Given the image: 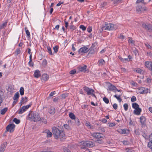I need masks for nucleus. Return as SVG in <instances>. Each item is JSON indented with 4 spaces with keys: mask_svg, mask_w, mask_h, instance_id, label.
Listing matches in <instances>:
<instances>
[{
    "mask_svg": "<svg viewBox=\"0 0 152 152\" xmlns=\"http://www.w3.org/2000/svg\"><path fill=\"white\" fill-rule=\"evenodd\" d=\"M52 129L53 133L55 138H61L65 137V134L62 130H60L56 127H53Z\"/></svg>",
    "mask_w": 152,
    "mask_h": 152,
    "instance_id": "nucleus-1",
    "label": "nucleus"
},
{
    "mask_svg": "<svg viewBox=\"0 0 152 152\" xmlns=\"http://www.w3.org/2000/svg\"><path fill=\"white\" fill-rule=\"evenodd\" d=\"M27 118L28 120L33 121L34 122L39 121L40 118L39 114L36 112H30L28 114Z\"/></svg>",
    "mask_w": 152,
    "mask_h": 152,
    "instance_id": "nucleus-2",
    "label": "nucleus"
},
{
    "mask_svg": "<svg viewBox=\"0 0 152 152\" xmlns=\"http://www.w3.org/2000/svg\"><path fill=\"white\" fill-rule=\"evenodd\" d=\"M118 28V26L116 25H114L111 23H106L105 26H103L102 29V30H116Z\"/></svg>",
    "mask_w": 152,
    "mask_h": 152,
    "instance_id": "nucleus-3",
    "label": "nucleus"
},
{
    "mask_svg": "<svg viewBox=\"0 0 152 152\" xmlns=\"http://www.w3.org/2000/svg\"><path fill=\"white\" fill-rule=\"evenodd\" d=\"M80 148L84 149L86 147L91 148L94 145L93 142L90 141H82L80 143Z\"/></svg>",
    "mask_w": 152,
    "mask_h": 152,
    "instance_id": "nucleus-4",
    "label": "nucleus"
},
{
    "mask_svg": "<svg viewBox=\"0 0 152 152\" xmlns=\"http://www.w3.org/2000/svg\"><path fill=\"white\" fill-rule=\"evenodd\" d=\"M91 135L94 138L97 139L102 140L104 137V135L100 132H94L91 133Z\"/></svg>",
    "mask_w": 152,
    "mask_h": 152,
    "instance_id": "nucleus-5",
    "label": "nucleus"
},
{
    "mask_svg": "<svg viewBox=\"0 0 152 152\" xmlns=\"http://www.w3.org/2000/svg\"><path fill=\"white\" fill-rule=\"evenodd\" d=\"M143 5L141 4H138L136 7V10L138 13H140L142 11H146L148 8L145 6H142Z\"/></svg>",
    "mask_w": 152,
    "mask_h": 152,
    "instance_id": "nucleus-6",
    "label": "nucleus"
},
{
    "mask_svg": "<svg viewBox=\"0 0 152 152\" xmlns=\"http://www.w3.org/2000/svg\"><path fill=\"white\" fill-rule=\"evenodd\" d=\"M83 89L87 94L88 95H90L92 93L94 92V91L92 88H89L86 86H84L83 87Z\"/></svg>",
    "mask_w": 152,
    "mask_h": 152,
    "instance_id": "nucleus-7",
    "label": "nucleus"
},
{
    "mask_svg": "<svg viewBox=\"0 0 152 152\" xmlns=\"http://www.w3.org/2000/svg\"><path fill=\"white\" fill-rule=\"evenodd\" d=\"M89 50V49L87 47L84 46L80 48L78 52L79 54H83L87 53Z\"/></svg>",
    "mask_w": 152,
    "mask_h": 152,
    "instance_id": "nucleus-8",
    "label": "nucleus"
},
{
    "mask_svg": "<svg viewBox=\"0 0 152 152\" xmlns=\"http://www.w3.org/2000/svg\"><path fill=\"white\" fill-rule=\"evenodd\" d=\"M31 105L30 104H29L26 106H23L19 110L18 113L20 114H22L27 110L28 108L31 107Z\"/></svg>",
    "mask_w": 152,
    "mask_h": 152,
    "instance_id": "nucleus-9",
    "label": "nucleus"
},
{
    "mask_svg": "<svg viewBox=\"0 0 152 152\" xmlns=\"http://www.w3.org/2000/svg\"><path fill=\"white\" fill-rule=\"evenodd\" d=\"M15 125L14 124H10L6 127V130L9 131L10 132H13L14 130Z\"/></svg>",
    "mask_w": 152,
    "mask_h": 152,
    "instance_id": "nucleus-10",
    "label": "nucleus"
},
{
    "mask_svg": "<svg viewBox=\"0 0 152 152\" xmlns=\"http://www.w3.org/2000/svg\"><path fill=\"white\" fill-rule=\"evenodd\" d=\"M138 92L140 94H146L148 92V89L146 88L142 87L138 89Z\"/></svg>",
    "mask_w": 152,
    "mask_h": 152,
    "instance_id": "nucleus-11",
    "label": "nucleus"
},
{
    "mask_svg": "<svg viewBox=\"0 0 152 152\" xmlns=\"http://www.w3.org/2000/svg\"><path fill=\"white\" fill-rule=\"evenodd\" d=\"M142 26L145 29L148 30L149 32L152 33V26L146 25L145 23H142Z\"/></svg>",
    "mask_w": 152,
    "mask_h": 152,
    "instance_id": "nucleus-12",
    "label": "nucleus"
},
{
    "mask_svg": "<svg viewBox=\"0 0 152 152\" xmlns=\"http://www.w3.org/2000/svg\"><path fill=\"white\" fill-rule=\"evenodd\" d=\"M108 89L109 91H112L115 92H116V91H120L117 89V88L115 86L112 84H110L108 86Z\"/></svg>",
    "mask_w": 152,
    "mask_h": 152,
    "instance_id": "nucleus-13",
    "label": "nucleus"
},
{
    "mask_svg": "<svg viewBox=\"0 0 152 152\" xmlns=\"http://www.w3.org/2000/svg\"><path fill=\"white\" fill-rule=\"evenodd\" d=\"M87 67V66L86 65H84L83 66H79L78 67L79 71L81 72H88V71L86 70Z\"/></svg>",
    "mask_w": 152,
    "mask_h": 152,
    "instance_id": "nucleus-14",
    "label": "nucleus"
},
{
    "mask_svg": "<svg viewBox=\"0 0 152 152\" xmlns=\"http://www.w3.org/2000/svg\"><path fill=\"white\" fill-rule=\"evenodd\" d=\"M141 111V109L139 107L135 109L134 111V113L135 115H139L140 114Z\"/></svg>",
    "mask_w": 152,
    "mask_h": 152,
    "instance_id": "nucleus-15",
    "label": "nucleus"
},
{
    "mask_svg": "<svg viewBox=\"0 0 152 152\" xmlns=\"http://www.w3.org/2000/svg\"><path fill=\"white\" fill-rule=\"evenodd\" d=\"M43 133L47 134V137H50L52 136V133L49 130H45L43 131Z\"/></svg>",
    "mask_w": 152,
    "mask_h": 152,
    "instance_id": "nucleus-16",
    "label": "nucleus"
},
{
    "mask_svg": "<svg viewBox=\"0 0 152 152\" xmlns=\"http://www.w3.org/2000/svg\"><path fill=\"white\" fill-rule=\"evenodd\" d=\"M34 77L38 78L41 76L40 72L39 70H36L34 73Z\"/></svg>",
    "mask_w": 152,
    "mask_h": 152,
    "instance_id": "nucleus-17",
    "label": "nucleus"
},
{
    "mask_svg": "<svg viewBox=\"0 0 152 152\" xmlns=\"http://www.w3.org/2000/svg\"><path fill=\"white\" fill-rule=\"evenodd\" d=\"M48 111L50 114L53 115L55 112V108L53 107H51L49 109Z\"/></svg>",
    "mask_w": 152,
    "mask_h": 152,
    "instance_id": "nucleus-18",
    "label": "nucleus"
},
{
    "mask_svg": "<svg viewBox=\"0 0 152 152\" xmlns=\"http://www.w3.org/2000/svg\"><path fill=\"white\" fill-rule=\"evenodd\" d=\"M118 132L120 134H124L128 133L129 131L128 130L125 129H121L119 130Z\"/></svg>",
    "mask_w": 152,
    "mask_h": 152,
    "instance_id": "nucleus-19",
    "label": "nucleus"
},
{
    "mask_svg": "<svg viewBox=\"0 0 152 152\" xmlns=\"http://www.w3.org/2000/svg\"><path fill=\"white\" fill-rule=\"evenodd\" d=\"M145 118L143 116H141L140 118V122L142 125H144L145 121Z\"/></svg>",
    "mask_w": 152,
    "mask_h": 152,
    "instance_id": "nucleus-20",
    "label": "nucleus"
},
{
    "mask_svg": "<svg viewBox=\"0 0 152 152\" xmlns=\"http://www.w3.org/2000/svg\"><path fill=\"white\" fill-rule=\"evenodd\" d=\"M48 79V76L46 74H44L42 75V80L44 81H46Z\"/></svg>",
    "mask_w": 152,
    "mask_h": 152,
    "instance_id": "nucleus-21",
    "label": "nucleus"
},
{
    "mask_svg": "<svg viewBox=\"0 0 152 152\" xmlns=\"http://www.w3.org/2000/svg\"><path fill=\"white\" fill-rule=\"evenodd\" d=\"M136 3L138 4H141L144 5L147 4V3L144 2V0H137Z\"/></svg>",
    "mask_w": 152,
    "mask_h": 152,
    "instance_id": "nucleus-22",
    "label": "nucleus"
},
{
    "mask_svg": "<svg viewBox=\"0 0 152 152\" xmlns=\"http://www.w3.org/2000/svg\"><path fill=\"white\" fill-rule=\"evenodd\" d=\"M105 63L103 59H100L98 61V65L99 66H102Z\"/></svg>",
    "mask_w": 152,
    "mask_h": 152,
    "instance_id": "nucleus-23",
    "label": "nucleus"
},
{
    "mask_svg": "<svg viewBox=\"0 0 152 152\" xmlns=\"http://www.w3.org/2000/svg\"><path fill=\"white\" fill-rule=\"evenodd\" d=\"M7 21L6 20L3 23L1 24L0 25V29H2L4 27H6L7 25Z\"/></svg>",
    "mask_w": 152,
    "mask_h": 152,
    "instance_id": "nucleus-24",
    "label": "nucleus"
},
{
    "mask_svg": "<svg viewBox=\"0 0 152 152\" xmlns=\"http://www.w3.org/2000/svg\"><path fill=\"white\" fill-rule=\"evenodd\" d=\"M19 94L18 92H16L14 95L13 97V99L14 100H17L19 97Z\"/></svg>",
    "mask_w": 152,
    "mask_h": 152,
    "instance_id": "nucleus-25",
    "label": "nucleus"
},
{
    "mask_svg": "<svg viewBox=\"0 0 152 152\" xmlns=\"http://www.w3.org/2000/svg\"><path fill=\"white\" fill-rule=\"evenodd\" d=\"M8 108L5 107L4 109L1 110L0 111L1 114L2 115H3L5 114L6 112L7 111Z\"/></svg>",
    "mask_w": 152,
    "mask_h": 152,
    "instance_id": "nucleus-26",
    "label": "nucleus"
},
{
    "mask_svg": "<svg viewBox=\"0 0 152 152\" xmlns=\"http://www.w3.org/2000/svg\"><path fill=\"white\" fill-rule=\"evenodd\" d=\"M89 52L88 54H93L95 53V51L94 48L91 47V48L89 49Z\"/></svg>",
    "mask_w": 152,
    "mask_h": 152,
    "instance_id": "nucleus-27",
    "label": "nucleus"
},
{
    "mask_svg": "<svg viewBox=\"0 0 152 152\" xmlns=\"http://www.w3.org/2000/svg\"><path fill=\"white\" fill-rule=\"evenodd\" d=\"M69 116L70 118L73 120H75V116L74 113H70L69 114Z\"/></svg>",
    "mask_w": 152,
    "mask_h": 152,
    "instance_id": "nucleus-28",
    "label": "nucleus"
},
{
    "mask_svg": "<svg viewBox=\"0 0 152 152\" xmlns=\"http://www.w3.org/2000/svg\"><path fill=\"white\" fill-rule=\"evenodd\" d=\"M134 71L139 73L142 74L144 71L142 70H141V69L140 68H137Z\"/></svg>",
    "mask_w": 152,
    "mask_h": 152,
    "instance_id": "nucleus-29",
    "label": "nucleus"
},
{
    "mask_svg": "<svg viewBox=\"0 0 152 152\" xmlns=\"http://www.w3.org/2000/svg\"><path fill=\"white\" fill-rule=\"evenodd\" d=\"M132 107L134 109H137L139 107V105L137 103H134L132 104Z\"/></svg>",
    "mask_w": 152,
    "mask_h": 152,
    "instance_id": "nucleus-30",
    "label": "nucleus"
},
{
    "mask_svg": "<svg viewBox=\"0 0 152 152\" xmlns=\"http://www.w3.org/2000/svg\"><path fill=\"white\" fill-rule=\"evenodd\" d=\"M114 97L119 102H121L122 101V99L121 98V95L117 96V95H115L114 96Z\"/></svg>",
    "mask_w": 152,
    "mask_h": 152,
    "instance_id": "nucleus-31",
    "label": "nucleus"
},
{
    "mask_svg": "<svg viewBox=\"0 0 152 152\" xmlns=\"http://www.w3.org/2000/svg\"><path fill=\"white\" fill-rule=\"evenodd\" d=\"M25 30L26 31V33L27 35V37L29 38L30 37V34L29 31L27 29V28H25Z\"/></svg>",
    "mask_w": 152,
    "mask_h": 152,
    "instance_id": "nucleus-32",
    "label": "nucleus"
},
{
    "mask_svg": "<svg viewBox=\"0 0 152 152\" xmlns=\"http://www.w3.org/2000/svg\"><path fill=\"white\" fill-rule=\"evenodd\" d=\"M7 143L6 142H5L3 143L1 145V146L0 147V148L1 149V148H3V149H4V148H5L7 145Z\"/></svg>",
    "mask_w": 152,
    "mask_h": 152,
    "instance_id": "nucleus-33",
    "label": "nucleus"
},
{
    "mask_svg": "<svg viewBox=\"0 0 152 152\" xmlns=\"http://www.w3.org/2000/svg\"><path fill=\"white\" fill-rule=\"evenodd\" d=\"M53 49L54 50V52L55 53H57V52L58 51V46L56 45L53 48Z\"/></svg>",
    "mask_w": 152,
    "mask_h": 152,
    "instance_id": "nucleus-34",
    "label": "nucleus"
},
{
    "mask_svg": "<svg viewBox=\"0 0 152 152\" xmlns=\"http://www.w3.org/2000/svg\"><path fill=\"white\" fill-rule=\"evenodd\" d=\"M20 92L21 95L22 96L24 94V89L23 87H20Z\"/></svg>",
    "mask_w": 152,
    "mask_h": 152,
    "instance_id": "nucleus-35",
    "label": "nucleus"
},
{
    "mask_svg": "<svg viewBox=\"0 0 152 152\" xmlns=\"http://www.w3.org/2000/svg\"><path fill=\"white\" fill-rule=\"evenodd\" d=\"M145 46L147 48V49H149L151 50L152 49V48L151 47L148 43H145Z\"/></svg>",
    "mask_w": 152,
    "mask_h": 152,
    "instance_id": "nucleus-36",
    "label": "nucleus"
},
{
    "mask_svg": "<svg viewBox=\"0 0 152 152\" xmlns=\"http://www.w3.org/2000/svg\"><path fill=\"white\" fill-rule=\"evenodd\" d=\"M13 121L15 124H18L20 123V120L19 119H18L16 118H14L13 119Z\"/></svg>",
    "mask_w": 152,
    "mask_h": 152,
    "instance_id": "nucleus-37",
    "label": "nucleus"
},
{
    "mask_svg": "<svg viewBox=\"0 0 152 152\" xmlns=\"http://www.w3.org/2000/svg\"><path fill=\"white\" fill-rule=\"evenodd\" d=\"M63 150L64 152H71L69 149L65 147L63 148Z\"/></svg>",
    "mask_w": 152,
    "mask_h": 152,
    "instance_id": "nucleus-38",
    "label": "nucleus"
},
{
    "mask_svg": "<svg viewBox=\"0 0 152 152\" xmlns=\"http://www.w3.org/2000/svg\"><path fill=\"white\" fill-rule=\"evenodd\" d=\"M47 49L48 50V52L49 53L50 55H52L53 53L52 52L51 49L50 48V47H47Z\"/></svg>",
    "mask_w": 152,
    "mask_h": 152,
    "instance_id": "nucleus-39",
    "label": "nucleus"
},
{
    "mask_svg": "<svg viewBox=\"0 0 152 152\" xmlns=\"http://www.w3.org/2000/svg\"><path fill=\"white\" fill-rule=\"evenodd\" d=\"M103 100L106 104H108L109 102V99L106 97L103 98Z\"/></svg>",
    "mask_w": 152,
    "mask_h": 152,
    "instance_id": "nucleus-40",
    "label": "nucleus"
},
{
    "mask_svg": "<svg viewBox=\"0 0 152 152\" xmlns=\"http://www.w3.org/2000/svg\"><path fill=\"white\" fill-rule=\"evenodd\" d=\"M124 109L125 111H127L128 109V104L127 103H125L123 105Z\"/></svg>",
    "mask_w": 152,
    "mask_h": 152,
    "instance_id": "nucleus-41",
    "label": "nucleus"
},
{
    "mask_svg": "<svg viewBox=\"0 0 152 152\" xmlns=\"http://www.w3.org/2000/svg\"><path fill=\"white\" fill-rule=\"evenodd\" d=\"M122 143L124 145H128L129 144V142L127 140H124L122 141Z\"/></svg>",
    "mask_w": 152,
    "mask_h": 152,
    "instance_id": "nucleus-42",
    "label": "nucleus"
},
{
    "mask_svg": "<svg viewBox=\"0 0 152 152\" xmlns=\"http://www.w3.org/2000/svg\"><path fill=\"white\" fill-rule=\"evenodd\" d=\"M42 122L44 123L45 124H46L47 121L46 119L45 118H40V120Z\"/></svg>",
    "mask_w": 152,
    "mask_h": 152,
    "instance_id": "nucleus-43",
    "label": "nucleus"
},
{
    "mask_svg": "<svg viewBox=\"0 0 152 152\" xmlns=\"http://www.w3.org/2000/svg\"><path fill=\"white\" fill-rule=\"evenodd\" d=\"M20 52L21 51L20 49L18 48L16 50L15 53L16 54V55H18L20 53Z\"/></svg>",
    "mask_w": 152,
    "mask_h": 152,
    "instance_id": "nucleus-44",
    "label": "nucleus"
},
{
    "mask_svg": "<svg viewBox=\"0 0 152 152\" xmlns=\"http://www.w3.org/2000/svg\"><path fill=\"white\" fill-rule=\"evenodd\" d=\"M128 42L129 43L133 44H134V41L132 40L131 38H129Z\"/></svg>",
    "mask_w": 152,
    "mask_h": 152,
    "instance_id": "nucleus-45",
    "label": "nucleus"
},
{
    "mask_svg": "<svg viewBox=\"0 0 152 152\" xmlns=\"http://www.w3.org/2000/svg\"><path fill=\"white\" fill-rule=\"evenodd\" d=\"M75 124L78 126H79L80 125V121L78 118L75 119Z\"/></svg>",
    "mask_w": 152,
    "mask_h": 152,
    "instance_id": "nucleus-46",
    "label": "nucleus"
},
{
    "mask_svg": "<svg viewBox=\"0 0 152 152\" xmlns=\"http://www.w3.org/2000/svg\"><path fill=\"white\" fill-rule=\"evenodd\" d=\"M147 56H149L150 57H152V52L151 51H149L147 53Z\"/></svg>",
    "mask_w": 152,
    "mask_h": 152,
    "instance_id": "nucleus-47",
    "label": "nucleus"
},
{
    "mask_svg": "<svg viewBox=\"0 0 152 152\" xmlns=\"http://www.w3.org/2000/svg\"><path fill=\"white\" fill-rule=\"evenodd\" d=\"M80 28L82 29L83 31H84L86 29V27L83 25H80Z\"/></svg>",
    "mask_w": 152,
    "mask_h": 152,
    "instance_id": "nucleus-48",
    "label": "nucleus"
},
{
    "mask_svg": "<svg viewBox=\"0 0 152 152\" xmlns=\"http://www.w3.org/2000/svg\"><path fill=\"white\" fill-rule=\"evenodd\" d=\"M131 101L132 102H134L136 101L137 99L135 96H133L131 98Z\"/></svg>",
    "mask_w": 152,
    "mask_h": 152,
    "instance_id": "nucleus-49",
    "label": "nucleus"
},
{
    "mask_svg": "<svg viewBox=\"0 0 152 152\" xmlns=\"http://www.w3.org/2000/svg\"><path fill=\"white\" fill-rule=\"evenodd\" d=\"M148 147L151 149L152 151V143L149 142L148 143Z\"/></svg>",
    "mask_w": 152,
    "mask_h": 152,
    "instance_id": "nucleus-50",
    "label": "nucleus"
},
{
    "mask_svg": "<svg viewBox=\"0 0 152 152\" xmlns=\"http://www.w3.org/2000/svg\"><path fill=\"white\" fill-rule=\"evenodd\" d=\"M86 125L89 128H91V125L89 122H87L86 124Z\"/></svg>",
    "mask_w": 152,
    "mask_h": 152,
    "instance_id": "nucleus-51",
    "label": "nucleus"
},
{
    "mask_svg": "<svg viewBox=\"0 0 152 152\" xmlns=\"http://www.w3.org/2000/svg\"><path fill=\"white\" fill-rule=\"evenodd\" d=\"M142 135L143 136V137L145 139L147 140L148 139V135L147 134H145V133H143Z\"/></svg>",
    "mask_w": 152,
    "mask_h": 152,
    "instance_id": "nucleus-52",
    "label": "nucleus"
},
{
    "mask_svg": "<svg viewBox=\"0 0 152 152\" xmlns=\"http://www.w3.org/2000/svg\"><path fill=\"white\" fill-rule=\"evenodd\" d=\"M28 64L31 66H34V63L32 61V60L30 61L29 60V62L28 63Z\"/></svg>",
    "mask_w": 152,
    "mask_h": 152,
    "instance_id": "nucleus-53",
    "label": "nucleus"
},
{
    "mask_svg": "<svg viewBox=\"0 0 152 152\" xmlns=\"http://www.w3.org/2000/svg\"><path fill=\"white\" fill-rule=\"evenodd\" d=\"M126 152H132V150L131 148H127L126 149Z\"/></svg>",
    "mask_w": 152,
    "mask_h": 152,
    "instance_id": "nucleus-54",
    "label": "nucleus"
},
{
    "mask_svg": "<svg viewBox=\"0 0 152 152\" xmlns=\"http://www.w3.org/2000/svg\"><path fill=\"white\" fill-rule=\"evenodd\" d=\"M76 70L75 69H74L71 71L70 72V74H74L76 73Z\"/></svg>",
    "mask_w": 152,
    "mask_h": 152,
    "instance_id": "nucleus-55",
    "label": "nucleus"
},
{
    "mask_svg": "<svg viewBox=\"0 0 152 152\" xmlns=\"http://www.w3.org/2000/svg\"><path fill=\"white\" fill-rule=\"evenodd\" d=\"M101 139H98L96 141V142L99 143V144H102L103 143V141L101 140Z\"/></svg>",
    "mask_w": 152,
    "mask_h": 152,
    "instance_id": "nucleus-56",
    "label": "nucleus"
},
{
    "mask_svg": "<svg viewBox=\"0 0 152 152\" xmlns=\"http://www.w3.org/2000/svg\"><path fill=\"white\" fill-rule=\"evenodd\" d=\"M43 65L46 66L47 64V61L46 59H44L42 61Z\"/></svg>",
    "mask_w": 152,
    "mask_h": 152,
    "instance_id": "nucleus-57",
    "label": "nucleus"
},
{
    "mask_svg": "<svg viewBox=\"0 0 152 152\" xmlns=\"http://www.w3.org/2000/svg\"><path fill=\"white\" fill-rule=\"evenodd\" d=\"M64 128L66 129H69V125L67 124H64Z\"/></svg>",
    "mask_w": 152,
    "mask_h": 152,
    "instance_id": "nucleus-58",
    "label": "nucleus"
},
{
    "mask_svg": "<svg viewBox=\"0 0 152 152\" xmlns=\"http://www.w3.org/2000/svg\"><path fill=\"white\" fill-rule=\"evenodd\" d=\"M146 80L147 83H151V82L152 79L148 77L147 78Z\"/></svg>",
    "mask_w": 152,
    "mask_h": 152,
    "instance_id": "nucleus-59",
    "label": "nucleus"
},
{
    "mask_svg": "<svg viewBox=\"0 0 152 152\" xmlns=\"http://www.w3.org/2000/svg\"><path fill=\"white\" fill-rule=\"evenodd\" d=\"M113 107L114 109L116 110V109H117L118 107L117 104L116 103L114 104L113 105Z\"/></svg>",
    "mask_w": 152,
    "mask_h": 152,
    "instance_id": "nucleus-60",
    "label": "nucleus"
},
{
    "mask_svg": "<svg viewBox=\"0 0 152 152\" xmlns=\"http://www.w3.org/2000/svg\"><path fill=\"white\" fill-rule=\"evenodd\" d=\"M107 3L106 2H104L103 3H102L101 4V7H105L107 6Z\"/></svg>",
    "mask_w": 152,
    "mask_h": 152,
    "instance_id": "nucleus-61",
    "label": "nucleus"
},
{
    "mask_svg": "<svg viewBox=\"0 0 152 152\" xmlns=\"http://www.w3.org/2000/svg\"><path fill=\"white\" fill-rule=\"evenodd\" d=\"M118 58L121 62L123 63H125V61H124L125 60H124V58H123L122 57L119 56L118 57Z\"/></svg>",
    "mask_w": 152,
    "mask_h": 152,
    "instance_id": "nucleus-62",
    "label": "nucleus"
},
{
    "mask_svg": "<svg viewBox=\"0 0 152 152\" xmlns=\"http://www.w3.org/2000/svg\"><path fill=\"white\" fill-rule=\"evenodd\" d=\"M115 124L114 123H111L109 124V125L110 127H112L115 126Z\"/></svg>",
    "mask_w": 152,
    "mask_h": 152,
    "instance_id": "nucleus-63",
    "label": "nucleus"
},
{
    "mask_svg": "<svg viewBox=\"0 0 152 152\" xmlns=\"http://www.w3.org/2000/svg\"><path fill=\"white\" fill-rule=\"evenodd\" d=\"M69 27H70V28L71 29H72V30H75V27L72 25H70L69 26Z\"/></svg>",
    "mask_w": 152,
    "mask_h": 152,
    "instance_id": "nucleus-64",
    "label": "nucleus"
}]
</instances>
